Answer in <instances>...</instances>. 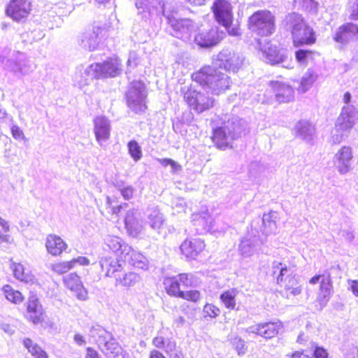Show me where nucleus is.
Wrapping results in <instances>:
<instances>
[{
	"label": "nucleus",
	"mask_w": 358,
	"mask_h": 358,
	"mask_svg": "<svg viewBox=\"0 0 358 358\" xmlns=\"http://www.w3.org/2000/svg\"><path fill=\"white\" fill-rule=\"evenodd\" d=\"M282 24L289 29L292 44L295 48L311 45L316 43V33L302 15L296 12L290 13L285 17Z\"/></svg>",
	"instance_id": "nucleus-1"
},
{
	"label": "nucleus",
	"mask_w": 358,
	"mask_h": 358,
	"mask_svg": "<svg viewBox=\"0 0 358 358\" xmlns=\"http://www.w3.org/2000/svg\"><path fill=\"white\" fill-rule=\"evenodd\" d=\"M191 79L203 87H209L217 95L229 90L232 85V80L228 75L208 64L193 72Z\"/></svg>",
	"instance_id": "nucleus-2"
},
{
	"label": "nucleus",
	"mask_w": 358,
	"mask_h": 358,
	"mask_svg": "<svg viewBox=\"0 0 358 358\" xmlns=\"http://www.w3.org/2000/svg\"><path fill=\"white\" fill-rule=\"evenodd\" d=\"M192 285V276L187 273H180L176 275L164 278L163 286L166 293L172 297L182 299L196 303L201 300V293L198 289L181 290V287Z\"/></svg>",
	"instance_id": "nucleus-3"
},
{
	"label": "nucleus",
	"mask_w": 358,
	"mask_h": 358,
	"mask_svg": "<svg viewBox=\"0 0 358 358\" xmlns=\"http://www.w3.org/2000/svg\"><path fill=\"white\" fill-rule=\"evenodd\" d=\"M247 25L257 36H268L275 31V17L268 10H259L248 17Z\"/></svg>",
	"instance_id": "nucleus-4"
},
{
	"label": "nucleus",
	"mask_w": 358,
	"mask_h": 358,
	"mask_svg": "<svg viewBox=\"0 0 358 358\" xmlns=\"http://www.w3.org/2000/svg\"><path fill=\"white\" fill-rule=\"evenodd\" d=\"M211 11L215 21L225 28L229 35L232 36L241 35L239 26H233L232 6L228 1L215 0L211 6Z\"/></svg>",
	"instance_id": "nucleus-5"
},
{
	"label": "nucleus",
	"mask_w": 358,
	"mask_h": 358,
	"mask_svg": "<svg viewBox=\"0 0 358 358\" xmlns=\"http://www.w3.org/2000/svg\"><path fill=\"white\" fill-rule=\"evenodd\" d=\"M142 257H131L126 259L124 257H112L108 256L103 258L100 261L101 271L106 277L112 278L114 280L122 274L124 269V265L126 262L129 263L134 266L142 267L144 266Z\"/></svg>",
	"instance_id": "nucleus-6"
},
{
	"label": "nucleus",
	"mask_w": 358,
	"mask_h": 358,
	"mask_svg": "<svg viewBox=\"0 0 358 358\" xmlns=\"http://www.w3.org/2000/svg\"><path fill=\"white\" fill-rule=\"evenodd\" d=\"M183 99L187 106L196 112L201 113L213 107V98L197 91L192 87L182 90Z\"/></svg>",
	"instance_id": "nucleus-7"
},
{
	"label": "nucleus",
	"mask_w": 358,
	"mask_h": 358,
	"mask_svg": "<svg viewBox=\"0 0 358 358\" xmlns=\"http://www.w3.org/2000/svg\"><path fill=\"white\" fill-rule=\"evenodd\" d=\"M94 78H114L120 75L122 64L117 57H109L101 63H95L90 66Z\"/></svg>",
	"instance_id": "nucleus-8"
},
{
	"label": "nucleus",
	"mask_w": 358,
	"mask_h": 358,
	"mask_svg": "<svg viewBox=\"0 0 358 358\" xmlns=\"http://www.w3.org/2000/svg\"><path fill=\"white\" fill-rule=\"evenodd\" d=\"M104 243L106 250L111 253L112 257H124L126 259H130L131 257H142L141 253L132 249L118 236L108 235Z\"/></svg>",
	"instance_id": "nucleus-9"
},
{
	"label": "nucleus",
	"mask_w": 358,
	"mask_h": 358,
	"mask_svg": "<svg viewBox=\"0 0 358 358\" xmlns=\"http://www.w3.org/2000/svg\"><path fill=\"white\" fill-rule=\"evenodd\" d=\"M226 34L218 27L198 32L194 37L195 43L200 48H210L219 45Z\"/></svg>",
	"instance_id": "nucleus-10"
},
{
	"label": "nucleus",
	"mask_w": 358,
	"mask_h": 358,
	"mask_svg": "<svg viewBox=\"0 0 358 358\" xmlns=\"http://www.w3.org/2000/svg\"><path fill=\"white\" fill-rule=\"evenodd\" d=\"M32 10L29 0H10L6 7V15L16 22H24Z\"/></svg>",
	"instance_id": "nucleus-11"
},
{
	"label": "nucleus",
	"mask_w": 358,
	"mask_h": 358,
	"mask_svg": "<svg viewBox=\"0 0 358 358\" xmlns=\"http://www.w3.org/2000/svg\"><path fill=\"white\" fill-rule=\"evenodd\" d=\"M215 60L219 63L218 66L215 67V69L220 71L224 70V73L227 75L231 72H238L242 65V61L240 57L234 52L227 50H222L219 52Z\"/></svg>",
	"instance_id": "nucleus-12"
},
{
	"label": "nucleus",
	"mask_w": 358,
	"mask_h": 358,
	"mask_svg": "<svg viewBox=\"0 0 358 358\" xmlns=\"http://www.w3.org/2000/svg\"><path fill=\"white\" fill-rule=\"evenodd\" d=\"M308 282L310 285H313L317 283L320 284L317 296V300L320 302H324L329 300L333 288L332 280L329 272L324 271L323 273L315 274L309 279Z\"/></svg>",
	"instance_id": "nucleus-13"
},
{
	"label": "nucleus",
	"mask_w": 358,
	"mask_h": 358,
	"mask_svg": "<svg viewBox=\"0 0 358 358\" xmlns=\"http://www.w3.org/2000/svg\"><path fill=\"white\" fill-rule=\"evenodd\" d=\"M210 139L216 148L226 150L233 148L232 141L236 137L232 132H227L224 127H217L213 129Z\"/></svg>",
	"instance_id": "nucleus-14"
},
{
	"label": "nucleus",
	"mask_w": 358,
	"mask_h": 358,
	"mask_svg": "<svg viewBox=\"0 0 358 358\" xmlns=\"http://www.w3.org/2000/svg\"><path fill=\"white\" fill-rule=\"evenodd\" d=\"M26 313L25 317L27 320L35 325L42 324L45 321V310L38 299L36 296L29 297L27 302Z\"/></svg>",
	"instance_id": "nucleus-15"
},
{
	"label": "nucleus",
	"mask_w": 358,
	"mask_h": 358,
	"mask_svg": "<svg viewBox=\"0 0 358 358\" xmlns=\"http://www.w3.org/2000/svg\"><path fill=\"white\" fill-rule=\"evenodd\" d=\"M334 40L340 44L358 41V25L352 22H346L341 25L334 36Z\"/></svg>",
	"instance_id": "nucleus-16"
},
{
	"label": "nucleus",
	"mask_w": 358,
	"mask_h": 358,
	"mask_svg": "<svg viewBox=\"0 0 358 358\" xmlns=\"http://www.w3.org/2000/svg\"><path fill=\"white\" fill-rule=\"evenodd\" d=\"M45 248L48 255L59 257L67 250L69 245L61 236L50 234L45 238Z\"/></svg>",
	"instance_id": "nucleus-17"
},
{
	"label": "nucleus",
	"mask_w": 358,
	"mask_h": 358,
	"mask_svg": "<svg viewBox=\"0 0 358 358\" xmlns=\"http://www.w3.org/2000/svg\"><path fill=\"white\" fill-rule=\"evenodd\" d=\"M281 324L279 322H268L255 324L250 327V332L265 339H271L278 335Z\"/></svg>",
	"instance_id": "nucleus-18"
},
{
	"label": "nucleus",
	"mask_w": 358,
	"mask_h": 358,
	"mask_svg": "<svg viewBox=\"0 0 358 358\" xmlns=\"http://www.w3.org/2000/svg\"><path fill=\"white\" fill-rule=\"evenodd\" d=\"M63 281L66 288L73 292L78 300L85 301L88 298L87 290L76 273H71L64 278Z\"/></svg>",
	"instance_id": "nucleus-19"
},
{
	"label": "nucleus",
	"mask_w": 358,
	"mask_h": 358,
	"mask_svg": "<svg viewBox=\"0 0 358 358\" xmlns=\"http://www.w3.org/2000/svg\"><path fill=\"white\" fill-rule=\"evenodd\" d=\"M206 244L203 240L196 238L185 240L180 245V249L183 255L188 259H194L204 251Z\"/></svg>",
	"instance_id": "nucleus-20"
},
{
	"label": "nucleus",
	"mask_w": 358,
	"mask_h": 358,
	"mask_svg": "<svg viewBox=\"0 0 358 358\" xmlns=\"http://www.w3.org/2000/svg\"><path fill=\"white\" fill-rule=\"evenodd\" d=\"M127 106L135 113H139L146 109L142 90L140 87L131 85L127 93Z\"/></svg>",
	"instance_id": "nucleus-21"
},
{
	"label": "nucleus",
	"mask_w": 358,
	"mask_h": 358,
	"mask_svg": "<svg viewBox=\"0 0 358 358\" xmlns=\"http://www.w3.org/2000/svg\"><path fill=\"white\" fill-rule=\"evenodd\" d=\"M169 24L176 32L178 38H182L184 35H189L194 28L193 20L189 18L169 17Z\"/></svg>",
	"instance_id": "nucleus-22"
},
{
	"label": "nucleus",
	"mask_w": 358,
	"mask_h": 358,
	"mask_svg": "<svg viewBox=\"0 0 358 358\" xmlns=\"http://www.w3.org/2000/svg\"><path fill=\"white\" fill-rule=\"evenodd\" d=\"M261 50L266 62L271 65L280 64L285 59V55L281 53L278 46L271 43V41L262 46Z\"/></svg>",
	"instance_id": "nucleus-23"
},
{
	"label": "nucleus",
	"mask_w": 358,
	"mask_h": 358,
	"mask_svg": "<svg viewBox=\"0 0 358 358\" xmlns=\"http://www.w3.org/2000/svg\"><path fill=\"white\" fill-rule=\"evenodd\" d=\"M269 87L279 102H288L294 96V90L287 84L273 80Z\"/></svg>",
	"instance_id": "nucleus-24"
},
{
	"label": "nucleus",
	"mask_w": 358,
	"mask_h": 358,
	"mask_svg": "<svg viewBox=\"0 0 358 358\" xmlns=\"http://www.w3.org/2000/svg\"><path fill=\"white\" fill-rule=\"evenodd\" d=\"M94 131L98 142L106 141L110 137V127L107 118L104 116H97L94 120Z\"/></svg>",
	"instance_id": "nucleus-25"
},
{
	"label": "nucleus",
	"mask_w": 358,
	"mask_h": 358,
	"mask_svg": "<svg viewBox=\"0 0 358 358\" xmlns=\"http://www.w3.org/2000/svg\"><path fill=\"white\" fill-rule=\"evenodd\" d=\"M352 150L350 146H342L336 153L335 158L338 169L342 173H347L350 169V162L352 159Z\"/></svg>",
	"instance_id": "nucleus-26"
},
{
	"label": "nucleus",
	"mask_w": 358,
	"mask_h": 358,
	"mask_svg": "<svg viewBox=\"0 0 358 358\" xmlns=\"http://www.w3.org/2000/svg\"><path fill=\"white\" fill-rule=\"evenodd\" d=\"M288 271L289 268L285 264L274 262L268 276L273 282L282 285L284 282L288 280V275H287Z\"/></svg>",
	"instance_id": "nucleus-27"
},
{
	"label": "nucleus",
	"mask_w": 358,
	"mask_h": 358,
	"mask_svg": "<svg viewBox=\"0 0 358 358\" xmlns=\"http://www.w3.org/2000/svg\"><path fill=\"white\" fill-rule=\"evenodd\" d=\"M127 203L120 201V196L110 194L106 196L105 204V213L112 217H119Z\"/></svg>",
	"instance_id": "nucleus-28"
},
{
	"label": "nucleus",
	"mask_w": 358,
	"mask_h": 358,
	"mask_svg": "<svg viewBox=\"0 0 358 358\" xmlns=\"http://www.w3.org/2000/svg\"><path fill=\"white\" fill-rule=\"evenodd\" d=\"M10 268L14 277L18 280L25 283H33L34 282V275L21 263L13 262L11 259Z\"/></svg>",
	"instance_id": "nucleus-29"
},
{
	"label": "nucleus",
	"mask_w": 358,
	"mask_h": 358,
	"mask_svg": "<svg viewBox=\"0 0 358 358\" xmlns=\"http://www.w3.org/2000/svg\"><path fill=\"white\" fill-rule=\"evenodd\" d=\"M103 351L107 355H110L113 357H118L122 355L123 348L119 343L111 335L108 334L103 336Z\"/></svg>",
	"instance_id": "nucleus-30"
},
{
	"label": "nucleus",
	"mask_w": 358,
	"mask_h": 358,
	"mask_svg": "<svg viewBox=\"0 0 358 358\" xmlns=\"http://www.w3.org/2000/svg\"><path fill=\"white\" fill-rule=\"evenodd\" d=\"M23 346L34 358H50L48 353L31 338L27 337L22 339Z\"/></svg>",
	"instance_id": "nucleus-31"
},
{
	"label": "nucleus",
	"mask_w": 358,
	"mask_h": 358,
	"mask_svg": "<svg viewBox=\"0 0 358 358\" xmlns=\"http://www.w3.org/2000/svg\"><path fill=\"white\" fill-rule=\"evenodd\" d=\"M1 291L6 299L13 304L19 305L24 301L25 296L24 294L10 285H4L1 288Z\"/></svg>",
	"instance_id": "nucleus-32"
},
{
	"label": "nucleus",
	"mask_w": 358,
	"mask_h": 358,
	"mask_svg": "<svg viewBox=\"0 0 358 358\" xmlns=\"http://www.w3.org/2000/svg\"><path fill=\"white\" fill-rule=\"evenodd\" d=\"M288 280L284 282V294L286 297L289 296H296L301 292V286L299 284L298 280L296 278L295 275L289 274L287 275Z\"/></svg>",
	"instance_id": "nucleus-33"
},
{
	"label": "nucleus",
	"mask_w": 358,
	"mask_h": 358,
	"mask_svg": "<svg viewBox=\"0 0 358 358\" xmlns=\"http://www.w3.org/2000/svg\"><path fill=\"white\" fill-rule=\"evenodd\" d=\"M355 124L353 115L350 111L344 108L338 118L336 127L339 131L350 129Z\"/></svg>",
	"instance_id": "nucleus-34"
},
{
	"label": "nucleus",
	"mask_w": 358,
	"mask_h": 358,
	"mask_svg": "<svg viewBox=\"0 0 358 358\" xmlns=\"http://www.w3.org/2000/svg\"><path fill=\"white\" fill-rule=\"evenodd\" d=\"M237 295V289L232 288L223 292L220 296V299L227 309L236 310Z\"/></svg>",
	"instance_id": "nucleus-35"
},
{
	"label": "nucleus",
	"mask_w": 358,
	"mask_h": 358,
	"mask_svg": "<svg viewBox=\"0 0 358 358\" xmlns=\"http://www.w3.org/2000/svg\"><path fill=\"white\" fill-rule=\"evenodd\" d=\"M138 275L133 272H125L124 270L121 275L115 279V284L116 286L121 287H131L136 285L138 282Z\"/></svg>",
	"instance_id": "nucleus-36"
},
{
	"label": "nucleus",
	"mask_w": 358,
	"mask_h": 358,
	"mask_svg": "<svg viewBox=\"0 0 358 358\" xmlns=\"http://www.w3.org/2000/svg\"><path fill=\"white\" fill-rule=\"evenodd\" d=\"M103 29L99 26H93L92 30L85 38L89 45V50H94L99 43V39L103 36Z\"/></svg>",
	"instance_id": "nucleus-37"
},
{
	"label": "nucleus",
	"mask_w": 358,
	"mask_h": 358,
	"mask_svg": "<svg viewBox=\"0 0 358 358\" xmlns=\"http://www.w3.org/2000/svg\"><path fill=\"white\" fill-rule=\"evenodd\" d=\"M125 228L131 235H136L140 231L138 220L135 216L134 210L127 213L124 217Z\"/></svg>",
	"instance_id": "nucleus-38"
},
{
	"label": "nucleus",
	"mask_w": 358,
	"mask_h": 358,
	"mask_svg": "<svg viewBox=\"0 0 358 358\" xmlns=\"http://www.w3.org/2000/svg\"><path fill=\"white\" fill-rule=\"evenodd\" d=\"M320 54L313 50L309 49H298L294 52L296 61L299 64H306L309 60H313L315 56H319Z\"/></svg>",
	"instance_id": "nucleus-39"
},
{
	"label": "nucleus",
	"mask_w": 358,
	"mask_h": 358,
	"mask_svg": "<svg viewBox=\"0 0 358 358\" xmlns=\"http://www.w3.org/2000/svg\"><path fill=\"white\" fill-rule=\"evenodd\" d=\"M317 78V75L312 69H308L305 75L301 79L299 87V90L301 92L306 91L313 85Z\"/></svg>",
	"instance_id": "nucleus-40"
},
{
	"label": "nucleus",
	"mask_w": 358,
	"mask_h": 358,
	"mask_svg": "<svg viewBox=\"0 0 358 358\" xmlns=\"http://www.w3.org/2000/svg\"><path fill=\"white\" fill-rule=\"evenodd\" d=\"M295 3L303 10L317 13L318 3L314 0H295Z\"/></svg>",
	"instance_id": "nucleus-41"
},
{
	"label": "nucleus",
	"mask_w": 358,
	"mask_h": 358,
	"mask_svg": "<svg viewBox=\"0 0 358 358\" xmlns=\"http://www.w3.org/2000/svg\"><path fill=\"white\" fill-rule=\"evenodd\" d=\"M128 151L131 158L137 162L142 157V150L138 142L135 140H131L127 144Z\"/></svg>",
	"instance_id": "nucleus-42"
},
{
	"label": "nucleus",
	"mask_w": 358,
	"mask_h": 358,
	"mask_svg": "<svg viewBox=\"0 0 358 358\" xmlns=\"http://www.w3.org/2000/svg\"><path fill=\"white\" fill-rule=\"evenodd\" d=\"M220 309L217 306L207 303L203 306V314L205 318L214 319L220 315Z\"/></svg>",
	"instance_id": "nucleus-43"
},
{
	"label": "nucleus",
	"mask_w": 358,
	"mask_h": 358,
	"mask_svg": "<svg viewBox=\"0 0 358 358\" xmlns=\"http://www.w3.org/2000/svg\"><path fill=\"white\" fill-rule=\"evenodd\" d=\"M52 271L57 274H63L71 270V266L69 260L65 262H59L52 266Z\"/></svg>",
	"instance_id": "nucleus-44"
},
{
	"label": "nucleus",
	"mask_w": 358,
	"mask_h": 358,
	"mask_svg": "<svg viewBox=\"0 0 358 358\" xmlns=\"http://www.w3.org/2000/svg\"><path fill=\"white\" fill-rule=\"evenodd\" d=\"M8 231L9 225L8 222L0 217V239L2 241H10V236L6 234Z\"/></svg>",
	"instance_id": "nucleus-45"
},
{
	"label": "nucleus",
	"mask_w": 358,
	"mask_h": 358,
	"mask_svg": "<svg viewBox=\"0 0 358 358\" xmlns=\"http://www.w3.org/2000/svg\"><path fill=\"white\" fill-rule=\"evenodd\" d=\"M72 269L74 268L77 265L80 266H89L90 264V260L84 256H78L69 260Z\"/></svg>",
	"instance_id": "nucleus-46"
},
{
	"label": "nucleus",
	"mask_w": 358,
	"mask_h": 358,
	"mask_svg": "<svg viewBox=\"0 0 358 358\" xmlns=\"http://www.w3.org/2000/svg\"><path fill=\"white\" fill-rule=\"evenodd\" d=\"M158 161H159V164L164 167H166L168 166H171L173 171H178L181 169V166L171 159L162 158V159H159Z\"/></svg>",
	"instance_id": "nucleus-47"
},
{
	"label": "nucleus",
	"mask_w": 358,
	"mask_h": 358,
	"mask_svg": "<svg viewBox=\"0 0 358 358\" xmlns=\"http://www.w3.org/2000/svg\"><path fill=\"white\" fill-rule=\"evenodd\" d=\"M312 357L313 358H331L327 350L319 345L314 346Z\"/></svg>",
	"instance_id": "nucleus-48"
},
{
	"label": "nucleus",
	"mask_w": 358,
	"mask_h": 358,
	"mask_svg": "<svg viewBox=\"0 0 358 358\" xmlns=\"http://www.w3.org/2000/svg\"><path fill=\"white\" fill-rule=\"evenodd\" d=\"M234 345L238 355H243L247 350L245 341L240 337H236L234 341Z\"/></svg>",
	"instance_id": "nucleus-49"
},
{
	"label": "nucleus",
	"mask_w": 358,
	"mask_h": 358,
	"mask_svg": "<svg viewBox=\"0 0 358 358\" xmlns=\"http://www.w3.org/2000/svg\"><path fill=\"white\" fill-rule=\"evenodd\" d=\"M152 344L156 348L164 349L166 346V341L164 336H156L155 337L153 338L152 341ZM168 345H169V344H167V346Z\"/></svg>",
	"instance_id": "nucleus-50"
},
{
	"label": "nucleus",
	"mask_w": 358,
	"mask_h": 358,
	"mask_svg": "<svg viewBox=\"0 0 358 358\" xmlns=\"http://www.w3.org/2000/svg\"><path fill=\"white\" fill-rule=\"evenodd\" d=\"M151 227L154 229H159L163 224V220L158 215H151L149 217Z\"/></svg>",
	"instance_id": "nucleus-51"
},
{
	"label": "nucleus",
	"mask_w": 358,
	"mask_h": 358,
	"mask_svg": "<svg viewBox=\"0 0 358 358\" xmlns=\"http://www.w3.org/2000/svg\"><path fill=\"white\" fill-rule=\"evenodd\" d=\"M121 194L126 200L131 199L134 194V189L131 186H127L120 189Z\"/></svg>",
	"instance_id": "nucleus-52"
},
{
	"label": "nucleus",
	"mask_w": 358,
	"mask_h": 358,
	"mask_svg": "<svg viewBox=\"0 0 358 358\" xmlns=\"http://www.w3.org/2000/svg\"><path fill=\"white\" fill-rule=\"evenodd\" d=\"M85 358H102V357L96 349L87 347L85 348Z\"/></svg>",
	"instance_id": "nucleus-53"
},
{
	"label": "nucleus",
	"mask_w": 358,
	"mask_h": 358,
	"mask_svg": "<svg viewBox=\"0 0 358 358\" xmlns=\"http://www.w3.org/2000/svg\"><path fill=\"white\" fill-rule=\"evenodd\" d=\"M11 134L15 139L20 140L24 138V133L18 126L13 125L11 127Z\"/></svg>",
	"instance_id": "nucleus-54"
},
{
	"label": "nucleus",
	"mask_w": 358,
	"mask_h": 358,
	"mask_svg": "<svg viewBox=\"0 0 358 358\" xmlns=\"http://www.w3.org/2000/svg\"><path fill=\"white\" fill-rule=\"evenodd\" d=\"M290 358H313V357L306 350H299L294 351Z\"/></svg>",
	"instance_id": "nucleus-55"
},
{
	"label": "nucleus",
	"mask_w": 358,
	"mask_h": 358,
	"mask_svg": "<svg viewBox=\"0 0 358 358\" xmlns=\"http://www.w3.org/2000/svg\"><path fill=\"white\" fill-rule=\"evenodd\" d=\"M273 218H276L274 213L271 212L268 213L266 215H264L263 222L264 225H267V224H269L271 222H273L274 225L275 226V222L273 220Z\"/></svg>",
	"instance_id": "nucleus-56"
},
{
	"label": "nucleus",
	"mask_w": 358,
	"mask_h": 358,
	"mask_svg": "<svg viewBox=\"0 0 358 358\" xmlns=\"http://www.w3.org/2000/svg\"><path fill=\"white\" fill-rule=\"evenodd\" d=\"M350 285V289L352 294L358 297V280H352L349 281Z\"/></svg>",
	"instance_id": "nucleus-57"
},
{
	"label": "nucleus",
	"mask_w": 358,
	"mask_h": 358,
	"mask_svg": "<svg viewBox=\"0 0 358 358\" xmlns=\"http://www.w3.org/2000/svg\"><path fill=\"white\" fill-rule=\"evenodd\" d=\"M73 340L78 345H83L86 343L84 336L78 333L74 335Z\"/></svg>",
	"instance_id": "nucleus-58"
},
{
	"label": "nucleus",
	"mask_w": 358,
	"mask_h": 358,
	"mask_svg": "<svg viewBox=\"0 0 358 358\" xmlns=\"http://www.w3.org/2000/svg\"><path fill=\"white\" fill-rule=\"evenodd\" d=\"M149 358H166L160 351L154 349L150 352Z\"/></svg>",
	"instance_id": "nucleus-59"
},
{
	"label": "nucleus",
	"mask_w": 358,
	"mask_h": 358,
	"mask_svg": "<svg viewBox=\"0 0 358 358\" xmlns=\"http://www.w3.org/2000/svg\"><path fill=\"white\" fill-rule=\"evenodd\" d=\"M191 4L195 5V6H201L204 4L206 0H186Z\"/></svg>",
	"instance_id": "nucleus-60"
},
{
	"label": "nucleus",
	"mask_w": 358,
	"mask_h": 358,
	"mask_svg": "<svg viewBox=\"0 0 358 358\" xmlns=\"http://www.w3.org/2000/svg\"><path fill=\"white\" fill-rule=\"evenodd\" d=\"M174 322L176 325L180 326L182 325L185 322V320L183 317L180 316L179 317L175 319Z\"/></svg>",
	"instance_id": "nucleus-61"
},
{
	"label": "nucleus",
	"mask_w": 358,
	"mask_h": 358,
	"mask_svg": "<svg viewBox=\"0 0 358 358\" xmlns=\"http://www.w3.org/2000/svg\"><path fill=\"white\" fill-rule=\"evenodd\" d=\"M351 99V94L350 92H346L343 95V100L345 103H350Z\"/></svg>",
	"instance_id": "nucleus-62"
},
{
	"label": "nucleus",
	"mask_w": 358,
	"mask_h": 358,
	"mask_svg": "<svg viewBox=\"0 0 358 358\" xmlns=\"http://www.w3.org/2000/svg\"><path fill=\"white\" fill-rule=\"evenodd\" d=\"M350 18L351 20H358V9L357 10H353L350 15Z\"/></svg>",
	"instance_id": "nucleus-63"
},
{
	"label": "nucleus",
	"mask_w": 358,
	"mask_h": 358,
	"mask_svg": "<svg viewBox=\"0 0 358 358\" xmlns=\"http://www.w3.org/2000/svg\"><path fill=\"white\" fill-rule=\"evenodd\" d=\"M303 341H304L303 334H300L297 337L296 342L300 343V344H302Z\"/></svg>",
	"instance_id": "nucleus-64"
}]
</instances>
